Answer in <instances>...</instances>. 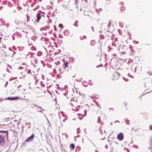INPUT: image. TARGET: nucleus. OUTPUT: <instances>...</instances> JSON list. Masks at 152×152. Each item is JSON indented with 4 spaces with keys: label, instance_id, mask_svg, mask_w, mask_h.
<instances>
[{
    "label": "nucleus",
    "instance_id": "f257e3e1",
    "mask_svg": "<svg viewBox=\"0 0 152 152\" xmlns=\"http://www.w3.org/2000/svg\"><path fill=\"white\" fill-rule=\"evenodd\" d=\"M121 76L120 74L117 72H115L113 73L112 79L113 80H117Z\"/></svg>",
    "mask_w": 152,
    "mask_h": 152
},
{
    "label": "nucleus",
    "instance_id": "f03ea898",
    "mask_svg": "<svg viewBox=\"0 0 152 152\" xmlns=\"http://www.w3.org/2000/svg\"><path fill=\"white\" fill-rule=\"evenodd\" d=\"M69 64L68 61H64V64L63 65L64 71L67 72L68 71V65Z\"/></svg>",
    "mask_w": 152,
    "mask_h": 152
},
{
    "label": "nucleus",
    "instance_id": "7ed1b4c3",
    "mask_svg": "<svg viewBox=\"0 0 152 152\" xmlns=\"http://www.w3.org/2000/svg\"><path fill=\"white\" fill-rule=\"evenodd\" d=\"M117 138L120 140H122L124 138V134L122 132H120L117 135Z\"/></svg>",
    "mask_w": 152,
    "mask_h": 152
},
{
    "label": "nucleus",
    "instance_id": "20e7f679",
    "mask_svg": "<svg viewBox=\"0 0 152 152\" xmlns=\"http://www.w3.org/2000/svg\"><path fill=\"white\" fill-rule=\"evenodd\" d=\"M34 137V134H33L30 136L25 141V142H28L33 140Z\"/></svg>",
    "mask_w": 152,
    "mask_h": 152
},
{
    "label": "nucleus",
    "instance_id": "39448f33",
    "mask_svg": "<svg viewBox=\"0 0 152 152\" xmlns=\"http://www.w3.org/2000/svg\"><path fill=\"white\" fill-rule=\"evenodd\" d=\"M20 98L19 97H8L5 99L6 100H15L18 99H20Z\"/></svg>",
    "mask_w": 152,
    "mask_h": 152
},
{
    "label": "nucleus",
    "instance_id": "423d86ee",
    "mask_svg": "<svg viewBox=\"0 0 152 152\" xmlns=\"http://www.w3.org/2000/svg\"><path fill=\"white\" fill-rule=\"evenodd\" d=\"M4 139L3 137L0 135V145H3L4 143Z\"/></svg>",
    "mask_w": 152,
    "mask_h": 152
},
{
    "label": "nucleus",
    "instance_id": "0eeeda50",
    "mask_svg": "<svg viewBox=\"0 0 152 152\" xmlns=\"http://www.w3.org/2000/svg\"><path fill=\"white\" fill-rule=\"evenodd\" d=\"M36 17H37V19L35 20V21H36L37 22H38L39 21V20L41 18V16L40 14L39 13H38L37 14V15H36Z\"/></svg>",
    "mask_w": 152,
    "mask_h": 152
},
{
    "label": "nucleus",
    "instance_id": "6e6552de",
    "mask_svg": "<svg viewBox=\"0 0 152 152\" xmlns=\"http://www.w3.org/2000/svg\"><path fill=\"white\" fill-rule=\"evenodd\" d=\"M75 145L73 143H72L70 146V148H72L73 150H74L75 149Z\"/></svg>",
    "mask_w": 152,
    "mask_h": 152
},
{
    "label": "nucleus",
    "instance_id": "1a4fd4ad",
    "mask_svg": "<svg viewBox=\"0 0 152 152\" xmlns=\"http://www.w3.org/2000/svg\"><path fill=\"white\" fill-rule=\"evenodd\" d=\"M0 132L6 133L7 136H8V132L7 131H0Z\"/></svg>",
    "mask_w": 152,
    "mask_h": 152
},
{
    "label": "nucleus",
    "instance_id": "9d476101",
    "mask_svg": "<svg viewBox=\"0 0 152 152\" xmlns=\"http://www.w3.org/2000/svg\"><path fill=\"white\" fill-rule=\"evenodd\" d=\"M59 27H62L63 26L61 24H59Z\"/></svg>",
    "mask_w": 152,
    "mask_h": 152
},
{
    "label": "nucleus",
    "instance_id": "9b49d317",
    "mask_svg": "<svg viewBox=\"0 0 152 152\" xmlns=\"http://www.w3.org/2000/svg\"><path fill=\"white\" fill-rule=\"evenodd\" d=\"M28 74H31V70H29L28 71Z\"/></svg>",
    "mask_w": 152,
    "mask_h": 152
},
{
    "label": "nucleus",
    "instance_id": "f8f14e48",
    "mask_svg": "<svg viewBox=\"0 0 152 152\" xmlns=\"http://www.w3.org/2000/svg\"><path fill=\"white\" fill-rule=\"evenodd\" d=\"M27 19L28 20V19L29 18V17H28V15H26Z\"/></svg>",
    "mask_w": 152,
    "mask_h": 152
},
{
    "label": "nucleus",
    "instance_id": "ddd939ff",
    "mask_svg": "<svg viewBox=\"0 0 152 152\" xmlns=\"http://www.w3.org/2000/svg\"><path fill=\"white\" fill-rule=\"evenodd\" d=\"M35 4V3H33V4H31V7H32V6H34V4Z\"/></svg>",
    "mask_w": 152,
    "mask_h": 152
},
{
    "label": "nucleus",
    "instance_id": "4468645a",
    "mask_svg": "<svg viewBox=\"0 0 152 152\" xmlns=\"http://www.w3.org/2000/svg\"><path fill=\"white\" fill-rule=\"evenodd\" d=\"M105 148H106L107 149V145H106L105 146Z\"/></svg>",
    "mask_w": 152,
    "mask_h": 152
},
{
    "label": "nucleus",
    "instance_id": "2eb2a0df",
    "mask_svg": "<svg viewBox=\"0 0 152 152\" xmlns=\"http://www.w3.org/2000/svg\"><path fill=\"white\" fill-rule=\"evenodd\" d=\"M7 119H5L4 120V121L5 122V121H7Z\"/></svg>",
    "mask_w": 152,
    "mask_h": 152
},
{
    "label": "nucleus",
    "instance_id": "dca6fc26",
    "mask_svg": "<svg viewBox=\"0 0 152 152\" xmlns=\"http://www.w3.org/2000/svg\"><path fill=\"white\" fill-rule=\"evenodd\" d=\"M135 147L136 148H138V146H135Z\"/></svg>",
    "mask_w": 152,
    "mask_h": 152
},
{
    "label": "nucleus",
    "instance_id": "f3484780",
    "mask_svg": "<svg viewBox=\"0 0 152 152\" xmlns=\"http://www.w3.org/2000/svg\"><path fill=\"white\" fill-rule=\"evenodd\" d=\"M7 85V82L6 83V84H5V87H6Z\"/></svg>",
    "mask_w": 152,
    "mask_h": 152
},
{
    "label": "nucleus",
    "instance_id": "a211bd4d",
    "mask_svg": "<svg viewBox=\"0 0 152 152\" xmlns=\"http://www.w3.org/2000/svg\"><path fill=\"white\" fill-rule=\"evenodd\" d=\"M12 124V122L10 123V124Z\"/></svg>",
    "mask_w": 152,
    "mask_h": 152
}]
</instances>
